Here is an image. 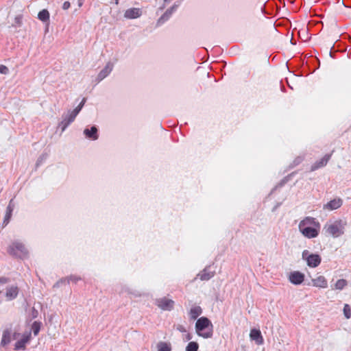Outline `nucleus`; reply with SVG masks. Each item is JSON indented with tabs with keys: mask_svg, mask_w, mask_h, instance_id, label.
Returning a JSON list of instances; mask_svg holds the SVG:
<instances>
[{
	"mask_svg": "<svg viewBox=\"0 0 351 351\" xmlns=\"http://www.w3.org/2000/svg\"><path fill=\"white\" fill-rule=\"evenodd\" d=\"M84 134L87 138L93 141L97 140L99 138L98 129L95 125H93L90 128H85L84 130Z\"/></svg>",
	"mask_w": 351,
	"mask_h": 351,
	"instance_id": "nucleus-11",
	"label": "nucleus"
},
{
	"mask_svg": "<svg viewBox=\"0 0 351 351\" xmlns=\"http://www.w3.org/2000/svg\"><path fill=\"white\" fill-rule=\"evenodd\" d=\"M164 8H165V6L163 5V6L160 8V10H162Z\"/></svg>",
	"mask_w": 351,
	"mask_h": 351,
	"instance_id": "nucleus-47",
	"label": "nucleus"
},
{
	"mask_svg": "<svg viewBox=\"0 0 351 351\" xmlns=\"http://www.w3.org/2000/svg\"><path fill=\"white\" fill-rule=\"evenodd\" d=\"M79 5L81 6L82 5V3L81 2H79Z\"/></svg>",
	"mask_w": 351,
	"mask_h": 351,
	"instance_id": "nucleus-49",
	"label": "nucleus"
},
{
	"mask_svg": "<svg viewBox=\"0 0 351 351\" xmlns=\"http://www.w3.org/2000/svg\"><path fill=\"white\" fill-rule=\"evenodd\" d=\"M65 284H69V279H68L67 277L62 278L60 280H59L58 281H57L53 285V288H58V287H61L62 285H65Z\"/></svg>",
	"mask_w": 351,
	"mask_h": 351,
	"instance_id": "nucleus-28",
	"label": "nucleus"
},
{
	"mask_svg": "<svg viewBox=\"0 0 351 351\" xmlns=\"http://www.w3.org/2000/svg\"><path fill=\"white\" fill-rule=\"evenodd\" d=\"M308 255H310L308 251L305 250L302 252V257L304 260H306V258Z\"/></svg>",
	"mask_w": 351,
	"mask_h": 351,
	"instance_id": "nucleus-38",
	"label": "nucleus"
},
{
	"mask_svg": "<svg viewBox=\"0 0 351 351\" xmlns=\"http://www.w3.org/2000/svg\"><path fill=\"white\" fill-rule=\"evenodd\" d=\"M30 339L31 332H28L27 334H24L23 337L16 342L14 345V350H24L25 349V344L29 341Z\"/></svg>",
	"mask_w": 351,
	"mask_h": 351,
	"instance_id": "nucleus-9",
	"label": "nucleus"
},
{
	"mask_svg": "<svg viewBox=\"0 0 351 351\" xmlns=\"http://www.w3.org/2000/svg\"><path fill=\"white\" fill-rule=\"evenodd\" d=\"M86 101V98L84 97L82 100V101L80 103V104L78 105L81 108H83V106H84L85 103Z\"/></svg>",
	"mask_w": 351,
	"mask_h": 351,
	"instance_id": "nucleus-41",
	"label": "nucleus"
},
{
	"mask_svg": "<svg viewBox=\"0 0 351 351\" xmlns=\"http://www.w3.org/2000/svg\"><path fill=\"white\" fill-rule=\"evenodd\" d=\"M62 121L59 123V128H61L62 132H64L74 121L75 117L71 114L70 111H68L66 114L62 115Z\"/></svg>",
	"mask_w": 351,
	"mask_h": 351,
	"instance_id": "nucleus-7",
	"label": "nucleus"
},
{
	"mask_svg": "<svg viewBox=\"0 0 351 351\" xmlns=\"http://www.w3.org/2000/svg\"><path fill=\"white\" fill-rule=\"evenodd\" d=\"M330 56L331 57H333V56H333V53H332L331 51L330 52Z\"/></svg>",
	"mask_w": 351,
	"mask_h": 351,
	"instance_id": "nucleus-46",
	"label": "nucleus"
},
{
	"mask_svg": "<svg viewBox=\"0 0 351 351\" xmlns=\"http://www.w3.org/2000/svg\"><path fill=\"white\" fill-rule=\"evenodd\" d=\"M125 292H128V293H131V292H130V291H129V290H128V288H126V289H125Z\"/></svg>",
	"mask_w": 351,
	"mask_h": 351,
	"instance_id": "nucleus-45",
	"label": "nucleus"
},
{
	"mask_svg": "<svg viewBox=\"0 0 351 351\" xmlns=\"http://www.w3.org/2000/svg\"><path fill=\"white\" fill-rule=\"evenodd\" d=\"M322 258L319 254H311L306 258L307 265L310 267H316L321 263Z\"/></svg>",
	"mask_w": 351,
	"mask_h": 351,
	"instance_id": "nucleus-13",
	"label": "nucleus"
},
{
	"mask_svg": "<svg viewBox=\"0 0 351 351\" xmlns=\"http://www.w3.org/2000/svg\"><path fill=\"white\" fill-rule=\"evenodd\" d=\"M286 182H287L286 178H284L283 180H282L280 182V183L277 186H276V188H277L278 186H282L285 184Z\"/></svg>",
	"mask_w": 351,
	"mask_h": 351,
	"instance_id": "nucleus-42",
	"label": "nucleus"
},
{
	"mask_svg": "<svg viewBox=\"0 0 351 351\" xmlns=\"http://www.w3.org/2000/svg\"><path fill=\"white\" fill-rule=\"evenodd\" d=\"M250 337L252 340L254 341L257 345H262L264 342L261 330L258 329H252L250 333Z\"/></svg>",
	"mask_w": 351,
	"mask_h": 351,
	"instance_id": "nucleus-17",
	"label": "nucleus"
},
{
	"mask_svg": "<svg viewBox=\"0 0 351 351\" xmlns=\"http://www.w3.org/2000/svg\"><path fill=\"white\" fill-rule=\"evenodd\" d=\"M289 280L295 285H301L304 280V274L298 271H292L289 274Z\"/></svg>",
	"mask_w": 351,
	"mask_h": 351,
	"instance_id": "nucleus-8",
	"label": "nucleus"
},
{
	"mask_svg": "<svg viewBox=\"0 0 351 351\" xmlns=\"http://www.w3.org/2000/svg\"><path fill=\"white\" fill-rule=\"evenodd\" d=\"M298 228L305 237L313 239L318 236L320 224L315 218L306 217L300 222Z\"/></svg>",
	"mask_w": 351,
	"mask_h": 351,
	"instance_id": "nucleus-1",
	"label": "nucleus"
},
{
	"mask_svg": "<svg viewBox=\"0 0 351 351\" xmlns=\"http://www.w3.org/2000/svg\"><path fill=\"white\" fill-rule=\"evenodd\" d=\"M14 199H12L9 202V204L6 208V213H5V215L4 219H3V224L5 226H6L9 223L10 219L12 216V213L14 210Z\"/></svg>",
	"mask_w": 351,
	"mask_h": 351,
	"instance_id": "nucleus-20",
	"label": "nucleus"
},
{
	"mask_svg": "<svg viewBox=\"0 0 351 351\" xmlns=\"http://www.w3.org/2000/svg\"><path fill=\"white\" fill-rule=\"evenodd\" d=\"M155 304L163 311H171L174 306V301L165 297L156 299Z\"/></svg>",
	"mask_w": 351,
	"mask_h": 351,
	"instance_id": "nucleus-6",
	"label": "nucleus"
},
{
	"mask_svg": "<svg viewBox=\"0 0 351 351\" xmlns=\"http://www.w3.org/2000/svg\"><path fill=\"white\" fill-rule=\"evenodd\" d=\"M199 345L195 341H191L186 347V351H197Z\"/></svg>",
	"mask_w": 351,
	"mask_h": 351,
	"instance_id": "nucleus-26",
	"label": "nucleus"
},
{
	"mask_svg": "<svg viewBox=\"0 0 351 351\" xmlns=\"http://www.w3.org/2000/svg\"><path fill=\"white\" fill-rule=\"evenodd\" d=\"M291 43H292L293 45H295V43H293V41H292V40H291Z\"/></svg>",
	"mask_w": 351,
	"mask_h": 351,
	"instance_id": "nucleus-48",
	"label": "nucleus"
},
{
	"mask_svg": "<svg viewBox=\"0 0 351 351\" xmlns=\"http://www.w3.org/2000/svg\"><path fill=\"white\" fill-rule=\"evenodd\" d=\"M158 351H171V348L170 344L166 342L160 341L157 345Z\"/></svg>",
	"mask_w": 351,
	"mask_h": 351,
	"instance_id": "nucleus-25",
	"label": "nucleus"
},
{
	"mask_svg": "<svg viewBox=\"0 0 351 351\" xmlns=\"http://www.w3.org/2000/svg\"><path fill=\"white\" fill-rule=\"evenodd\" d=\"M191 335L190 334H187L186 335V340H190L191 339Z\"/></svg>",
	"mask_w": 351,
	"mask_h": 351,
	"instance_id": "nucleus-43",
	"label": "nucleus"
},
{
	"mask_svg": "<svg viewBox=\"0 0 351 351\" xmlns=\"http://www.w3.org/2000/svg\"><path fill=\"white\" fill-rule=\"evenodd\" d=\"M82 108L77 106L73 110L70 111L71 114H72L74 117H77L79 112L81 111Z\"/></svg>",
	"mask_w": 351,
	"mask_h": 351,
	"instance_id": "nucleus-33",
	"label": "nucleus"
},
{
	"mask_svg": "<svg viewBox=\"0 0 351 351\" xmlns=\"http://www.w3.org/2000/svg\"><path fill=\"white\" fill-rule=\"evenodd\" d=\"M142 15V10L138 8H129L125 10L124 17L128 19L139 18Z\"/></svg>",
	"mask_w": 351,
	"mask_h": 351,
	"instance_id": "nucleus-10",
	"label": "nucleus"
},
{
	"mask_svg": "<svg viewBox=\"0 0 351 351\" xmlns=\"http://www.w3.org/2000/svg\"><path fill=\"white\" fill-rule=\"evenodd\" d=\"M177 330L181 332H186V330L185 328V327L182 325H178L177 326Z\"/></svg>",
	"mask_w": 351,
	"mask_h": 351,
	"instance_id": "nucleus-36",
	"label": "nucleus"
},
{
	"mask_svg": "<svg viewBox=\"0 0 351 351\" xmlns=\"http://www.w3.org/2000/svg\"><path fill=\"white\" fill-rule=\"evenodd\" d=\"M46 157L47 156L44 154L41 155L37 160L36 167H38L43 162V161L46 159Z\"/></svg>",
	"mask_w": 351,
	"mask_h": 351,
	"instance_id": "nucleus-34",
	"label": "nucleus"
},
{
	"mask_svg": "<svg viewBox=\"0 0 351 351\" xmlns=\"http://www.w3.org/2000/svg\"><path fill=\"white\" fill-rule=\"evenodd\" d=\"M113 69V64L110 62H108L105 67L100 71L99 73L97 80L98 82H100L103 80L104 78H106L112 71Z\"/></svg>",
	"mask_w": 351,
	"mask_h": 351,
	"instance_id": "nucleus-16",
	"label": "nucleus"
},
{
	"mask_svg": "<svg viewBox=\"0 0 351 351\" xmlns=\"http://www.w3.org/2000/svg\"><path fill=\"white\" fill-rule=\"evenodd\" d=\"M313 285L319 288H326L328 282L326 278L323 276H319L315 278L312 279Z\"/></svg>",
	"mask_w": 351,
	"mask_h": 351,
	"instance_id": "nucleus-21",
	"label": "nucleus"
},
{
	"mask_svg": "<svg viewBox=\"0 0 351 351\" xmlns=\"http://www.w3.org/2000/svg\"><path fill=\"white\" fill-rule=\"evenodd\" d=\"M19 294V288L17 286L12 285L6 287L5 297L8 301L15 299Z\"/></svg>",
	"mask_w": 351,
	"mask_h": 351,
	"instance_id": "nucleus-14",
	"label": "nucleus"
},
{
	"mask_svg": "<svg viewBox=\"0 0 351 351\" xmlns=\"http://www.w3.org/2000/svg\"><path fill=\"white\" fill-rule=\"evenodd\" d=\"M22 23V16L21 15H18L14 18V25L21 26Z\"/></svg>",
	"mask_w": 351,
	"mask_h": 351,
	"instance_id": "nucleus-30",
	"label": "nucleus"
},
{
	"mask_svg": "<svg viewBox=\"0 0 351 351\" xmlns=\"http://www.w3.org/2000/svg\"><path fill=\"white\" fill-rule=\"evenodd\" d=\"M119 0H114V3H115L116 5H118V4H119Z\"/></svg>",
	"mask_w": 351,
	"mask_h": 351,
	"instance_id": "nucleus-44",
	"label": "nucleus"
},
{
	"mask_svg": "<svg viewBox=\"0 0 351 351\" xmlns=\"http://www.w3.org/2000/svg\"><path fill=\"white\" fill-rule=\"evenodd\" d=\"M8 253L16 258L24 259L28 256V250L25 245L20 241H14L10 245Z\"/></svg>",
	"mask_w": 351,
	"mask_h": 351,
	"instance_id": "nucleus-4",
	"label": "nucleus"
},
{
	"mask_svg": "<svg viewBox=\"0 0 351 351\" xmlns=\"http://www.w3.org/2000/svg\"><path fill=\"white\" fill-rule=\"evenodd\" d=\"M343 314H344V316L347 318V319H349L351 317V308L350 306L346 304L343 306Z\"/></svg>",
	"mask_w": 351,
	"mask_h": 351,
	"instance_id": "nucleus-29",
	"label": "nucleus"
},
{
	"mask_svg": "<svg viewBox=\"0 0 351 351\" xmlns=\"http://www.w3.org/2000/svg\"><path fill=\"white\" fill-rule=\"evenodd\" d=\"M71 6L70 2L69 1H64L62 5V9L63 10H68Z\"/></svg>",
	"mask_w": 351,
	"mask_h": 351,
	"instance_id": "nucleus-37",
	"label": "nucleus"
},
{
	"mask_svg": "<svg viewBox=\"0 0 351 351\" xmlns=\"http://www.w3.org/2000/svg\"><path fill=\"white\" fill-rule=\"evenodd\" d=\"M8 282V278L5 277H0V284H5Z\"/></svg>",
	"mask_w": 351,
	"mask_h": 351,
	"instance_id": "nucleus-39",
	"label": "nucleus"
},
{
	"mask_svg": "<svg viewBox=\"0 0 351 351\" xmlns=\"http://www.w3.org/2000/svg\"><path fill=\"white\" fill-rule=\"evenodd\" d=\"M20 336V333L14 332V333H12V339H16Z\"/></svg>",
	"mask_w": 351,
	"mask_h": 351,
	"instance_id": "nucleus-40",
	"label": "nucleus"
},
{
	"mask_svg": "<svg viewBox=\"0 0 351 351\" xmlns=\"http://www.w3.org/2000/svg\"><path fill=\"white\" fill-rule=\"evenodd\" d=\"M12 341V330L6 328L3 330L1 341V346L4 347L8 345Z\"/></svg>",
	"mask_w": 351,
	"mask_h": 351,
	"instance_id": "nucleus-19",
	"label": "nucleus"
},
{
	"mask_svg": "<svg viewBox=\"0 0 351 351\" xmlns=\"http://www.w3.org/2000/svg\"><path fill=\"white\" fill-rule=\"evenodd\" d=\"M210 266L206 267L202 271L197 274V277L201 280H208L212 278L215 274V271H210Z\"/></svg>",
	"mask_w": 351,
	"mask_h": 351,
	"instance_id": "nucleus-15",
	"label": "nucleus"
},
{
	"mask_svg": "<svg viewBox=\"0 0 351 351\" xmlns=\"http://www.w3.org/2000/svg\"><path fill=\"white\" fill-rule=\"evenodd\" d=\"M330 155L326 154L322 158L316 161L311 167V171H314L319 168L323 167L326 165L328 160H330Z\"/></svg>",
	"mask_w": 351,
	"mask_h": 351,
	"instance_id": "nucleus-18",
	"label": "nucleus"
},
{
	"mask_svg": "<svg viewBox=\"0 0 351 351\" xmlns=\"http://www.w3.org/2000/svg\"><path fill=\"white\" fill-rule=\"evenodd\" d=\"M180 5V1H176L174 4L168 8L165 12L158 19L156 23V26L159 27L163 25L166 21H167L172 14L177 10L178 7Z\"/></svg>",
	"mask_w": 351,
	"mask_h": 351,
	"instance_id": "nucleus-5",
	"label": "nucleus"
},
{
	"mask_svg": "<svg viewBox=\"0 0 351 351\" xmlns=\"http://www.w3.org/2000/svg\"><path fill=\"white\" fill-rule=\"evenodd\" d=\"M302 160H303V158L301 156L296 158L293 161L294 165L296 166V165H299Z\"/></svg>",
	"mask_w": 351,
	"mask_h": 351,
	"instance_id": "nucleus-35",
	"label": "nucleus"
},
{
	"mask_svg": "<svg viewBox=\"0 0 351 351\" xmlns=\"http://www.w3.org/2000/svg\"><path fill=\"white\" fill-rule=\"evenodd\" d=\"M342 204L343 200L341 198H335L324 204L323 208L328 210H333L340 208Z\"/></svg>",
	"mask_w": 351,
	"mask_h": 351,
	"instance_id": "nucleus-12",
	"label": "nucleus"
},
{
	"mask_svg": "<svg viewBox=\"0 0 351 351\" xmlns=\"http://www.w3.org/2000/svg\"><path fill=\"white\" fill-rule=\"evenodd\" d=\"M32 330L34 336L38 335L40 330V322H34L32 325Z\"/></svg>",
	"mask_w": 351,
	"mask_h": 351,
	"instance_id": "nucleus-27",
	"label": "nucleus"
},
{
	"mask_svg": "<svg viewBox=\"0 0 351 351\" xmlns=\"http://www.w3.org/2000/svg\"><path fill=\"white\" fill-rule=\"evenodd\" d=\"M197 334L204 339L210 338L213 334V326L210 320L206 317H201L195 323Z\"/></svg>",
	"mask_w": 351,
	"mask_h": 351,
	"instance_id": "nucleus-3",
	"label": "nucleus"
},
{
	"mask_svg": "<svg viewBox=\"0 0 351 351\" xmlns=\"http://www.w3.org/2000/svg\"><path fill=\"white\" fill-rule=\"evenodd\" d=\"M68 279H69V282L71 281V282H77V281L80 280H81V278L80 277H78V276H70L69 277H67Z\"/></svg>",
	"mask_w": 351,
	"mask_h": 351,
	"instance_id": "nucleus-32",
	"label": "nucleus"
},
{
	"mask_svg": "<svg viewBox=\"0 0 351 351\" xmlns=\"http://www.w3.org/2000/svg\"><path fill=\"white\" fill-rule=\"evenodd\" d=\"M49 12L47 10L43 9L38 12V19L43 23L49 22Z\"/></svg>",
	"mask_w": 351,
	"mask_h": 351,
	"instance_id": "nucleus-23",
	"label": "nucleus"
},
{
	"mask_svg": "<svg viewBox=\"0 0 351 351\" xmlns=\"http://www.w3.org/2000/svg\"><path fill=\"white\" fill-rule=\"evenodd\" d=\"M202 313V309L199 306H195L191 308L189 315L191 319H196Z\"/></svg>",
	"mask_w": 351,
	"mask_h": 351,
	"instance_id": "nucleus-22",
	"label": "nucleus"
},
{
	"mask_svg": "<svg viewBox=\"0 0 351 351\" xmlns=\"http://www.w3.org/2000/svg\"><path fill=\"white\" fill-rule=\"evenodd\" d=\"M346 225V220H335L332 223H326L323 228V232L326 236L330 235L337 238L344 234Z\"/></svg>",
	"mask_w": 351,
	"mask_h": 351,
	"instance_id": "nucleus-2",
	"label": "nucleus"
},
{
	"mask_svg": "<svg viewBox=\"0 0 351 351\" xmlns=\"http://www.w3.org/2000/svg\"><path fill=\"white\" fill-rule=\"evenodd\" d=\"M8 73H9L8 68L5 65L1 64L0 65V73L7 75V74H8Z\"/></svg>",
	"mask_w": 351,
	"mask_h": 351,
	"instance_id": "nucleus-31",
	"label": "nucleus"
},
{
	"mask_svg": "<svg viewBox=\"0 0 351 351\" xmlns=\"http://www.w3.org/2000/svg\"><path fill=\"white\" fill-rule=\"evenodd\" d=\"M347 285L348 282L345 279H339L336 282L332 289L342 290L347 286Z\"/></svg>",
	"mask_w": 351,
	"mask_h": 351,
	"instance_id": "nucleus-24",
	"label": "nucleus"
}]
</instances>
